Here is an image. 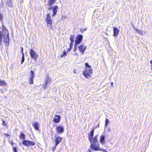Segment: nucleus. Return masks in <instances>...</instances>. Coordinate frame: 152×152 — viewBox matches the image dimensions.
Returning a JSON list of instances; mask_svg holds the SVG:
<instances>
[{
  "instance_id": "obj_1",
  "label": "nucleus",
  "mask_w": 152,
  "mask_h": 152,
  "mask_svg": "<svg viewBox=\"0 0 152 152\" xmlns=\"http://www.w3.org/2000/svg\"><path fill=\"white\" fill-rule=\"evenodd\" d=\"M98 135L95 136L92 140L91 143L90 147L91 149L95 151L101 150V148H100L99 146L97 140Z\"/></svg>"
},
{
  "instance_id": "obj_2",
  "label": "nucleus",
  "mask_w": 152,
  "mask_h": 152,
  "mask_svg": "<svg viewBox=\"0 0 152 152\" xmlns=\"http://www.w3.org/2000/svg\"><path fill=\"white\" fill-rule=\"evenodd\" d=\"M46 22L47 24V26L50 29H52L53 27L52 26V21L51 18V17L49 14H47L46 15V17L45 19Z\"/></svg>"
},
{
  "instance_id": "obj_3",
  "label": "nucleus",
  "mask_w": 152,
  "mask_h": 152,
  "mask_svg": "<svg viewBox=\"0 0 152 152\" xmlns=\"http://www.w3.org/2000/svg\"><path fill=\"white\" fill-rule=\"evenodd\" d=\"M92 73V69L91 68H86L83 72V74L86 77L88 78V76L91 77L90 74Z\"/></svg>"
},
{
  "instance_id": "obj_4",
  "label": "nucleus",
  "mask_w": 152,
  "mask_h": 152,
  "mask_svg": "<svg viewBox=\"0 0 152 152\" xmlns=\"http://www.w3.org/2000/svg\"><path fill=\"white\" fill-rule=\"evenodd\" d=\"M30 54L31 57L34 60L36 61L38 57V55L32 48L30 50Z\"/></svg>"
},
{
  "instance_id": "obj_5",
  "label": "nucleus",
  "mask_w": 152,
  "mask_h": 152,
  "mask_svg": "<svg viewBox=\"0 0 152 152\" xmlns=\"http://www.w3.org/2000/svg\"><path fill=\"white\" fill-rule=\"evenodd\" d=\"M22 143L24 145L27 147L32 146L35 144V143L34 142L26 140H23Z\"/></svg>"
},
{
  "instance_id": "obj_6",
  "label": "nucleus",
  "mask_w": 152,
  "mask_h": 152,
  "mask_svg": "<svg viewBox=\"0 0 152 152\" xmlns=\"http://www.w3.org/2000/svg\"><path fill=\"white\" fill-rule=\"evenodd\" d=\"M83 38V36L81 34L77 35L75 40V45H78L81 42Z\"/></svg>"
},
{
  "instance_id": "obj_7",
  "label": "nucleus",
  "mask_w": 152,
  "mask_h": 152,
  "mask_svg": "<svg viewBox=\"0 0 152 152\" xmlns=\"http://www.w3.org/2000/svg\"><path fill=\"white\" fill-rule=\"evenodd\" d=\"M56 130L58 134H61L64 132V127L61 126H58L56 127Z\"/></svg>"
},
{
  "instance_id": "obj_8",
  "label": "nucleus",
  "mask_w": 152,
  "mask_h": 152,
  "mask_svg": "<svg viewBox=\"0 0 152 152\" xmlns=\"http://www.w3.org/2000/svg\"><path fill=\"white\" fill-rule=\"evenodd\" d=\"M55 146L56 147L61 142L62 139L61 137L59 136H55Z\"/></svg>"
},
{
  "instance_id": "obj_9",
  "label": "nucleus",
  "mask_w": 152,
  "mask_h": 152,
  "mask_svg": "<svg viewBox=\"0 0 152 152\" xmlns=\"http://www.w3.org/2000/svg\"><path fill=\"white\" fill-rule=\"evenodd\" d=\"M86 48L87 47L83 44L81 45L78 47L79 50L81 53L82 55L83 54Z\"/></svg>"
},
{
  "instance_id": "obj_10",
  "label": "nucleus",
  "mask_w": 152,
  "mask_h": 152,
  "mask_svg": "<svg viewBox=\"0 0 152 152\" xmlns=\"http://www.w3.org/2000/svg\"><path fill=\"white\" fill-rule=\"evenodd\" d=\"M95 129L94 128L92 129L91 130L90 132V134H88V140H89L90 142H91L92 140H93V137L94 136V132Z\"/></svg>"
},
{
  "instance_id": "obj_11",
  "label": "nucleus",
  "mask_w": 152,
  "mask_h": 152,
  "mask_svg": "<svg viewBox=\"0 0 152 152\" xmlns=\"http://www.w3.org/2000/svg\"><path fill=\"white\" fill-rule=\"evenodd\" d=\"M58 7L57 6H55L52 7V9L53 12V13L52 15V17L56 16L58 11Z\"/></svg>"
},
{
  "instance_id": "obj_12",
  "label": "nucleus",
  "mask_w": 152,
  "mask_h": 152,
  "mask_svg": "<svg viewBox=\"0 0 152 152\" xmlns=\"http://www.w3.org/2000/svg\"><path fill=\"white\" fill-rule=\"evenodd\" d=\"M50 81V79L49 78V77L47 76L46 78L44 80L45 83L43 85V88L44 89H46L48 83Z\"/></svg>"
},
{
  "instance_id": "obj_13",
  "label": "nucleus",
  "mask_w": 152,
  "mask_h": 152,
  "mask_svg": "<svg viewBox=\"0 0 152 152\" xmlns=\"http://www.w3.org/2000/svg\"><path fill=\"white\" fill-rule=\"evenodd\" d=\"M113 36L116 37L118 35L119 33V30L116 27H114L113 28Z\"/></svg>"
},
{
  "instance_id": "obj_14",
  "label": "nucleus",
  "mask_w": 152,
  "mask_h": 152,
  "mask_svg": "<svg viewBox=\"0 0 152 152\" xmlns=\"http://www.w3.org/2000/svg\"><path fill=\"white\" fill-rule=\"evenodd\" d=\"M61 117L59 115H56L53 120V121L55 123H58L60 122Z\"/></svg>"
},
{
  "instance_id": "obj_15",
  "label": "nucleus",
  "mask_w": 152,
  "mask_h": 152,
  "mask_svg": "<svg viewBox=\"0 0 152 152\" xmlns=\"http://www.w3.org/2000/svg\"><path fill=\"white\" fill-rule=\"evenodd\" d=\"M105 136L104 135H103L100 137V141L102 145H103L105 142Z\"/></svg>"
},
{
  "instance_id": "obj_16",
  "label": "nucleus",
  "mask_w": 152,
  "mask_h": 152,
  "mask_svg": "<svg viewBox=\"0 0 152 152\" xmlns=\"http://www.w3.org/2000/svg\"><path fill=\"white\" fill-rule=\"evenodd\" d=\"M74 35H71L70 37V40H71V42L70 44V47H72L73 44V43L74 42Z\"/></svg>"
},
{
  "instance_id": "obj_17",
  "label": "nucleus",
  "mask_w": 152,
  "mask_h": 152,
  "mask_svg": "<svg viewBox=\"0 0 152 152\" xmlns=\"http://www.w3.org/2000/svg\"><path fill=\"white\" fill-rule=\"evenodd\" d=\"M33 125L35 129L37 130H39V124L38 122H36L33 124Z\"/></svg>"
},
{
  "instance_id": "obj_18",
  "label": "nucleus",
  "mask_w": 152,
  "mask_h": 152,
  "mask_svg": "<svg viewBox=\"0 0 152 152\" xmlns=\"http://www.w3.org/2000/svg\"><path fill=\"white\" fill-rule=\"evenodd\" d=\"M56 1V0H49L48 5H52Z\"/></svg>"
},
{
  "instance_id": "obj_19",
  "label": "nucleus",
  "mask_w": 152,
  "mask_h": 152,
  "mask_svg": "<svg viewBox=\"0 0 152 152\" xmlns=\"http://www.w3.org/2000/svg\"><path fill=\"white\" fill-rule=\"evenodd\" d=\"M135 31L138 34H140L141 35H143V31L141 30H139L137 29H136Z\"/></svg>"
},
{
  "instance_id": "obj_20",
  "label": "nucleus",
  "mask_w": 152,
  "mask_h": 152,
  "mask_svg": "<svg viewBox=\"0 0 152 152\" xmlns=\"http://www.w3.org/2000/svg\"><path fill=\"white\" fill-rule=\"evenodd\" d=\"M19 137L21 139H24L25 138V135L24 134V133H23L22 132H21L20 133V135Z\"/></svg>"
},
{
  "instance_id": "obj_21",
  "label": "nucleus",
  "mask_w": 152,
  "mask_h": 152,
  "mask_svg": "<svg viewBox=\"0 0 152 152\" xmlns=\"http://www.w3.org/2000/svg\"><path fill=\"white\" fill-rule=\"evenodd\" d=\"M31 75L30 78L33 79L34 77V73L33 71L31 70L30 72Z\"/></svg>"
},
{
  "instance_id": "obj_22",
  "label": "nucleus",
  "mask_w": 152,
  "mask_h": 152,
  "mask_svg": "<svg viewBox=\"0 0 152 152\" xmlns=\"http://www.w3.org/2000/svg\"><path fill=\"white\" fill-rule=\"evenodd\" d=\"M6 83L4 81L0 80V86H4L6 85Z\"/></svg>"
},
{
  "instance_id": "obj_23",
  "label": "nucleus",
  "mask_w": 152,
  "mask_h": 152,
  "mask_svg": "<svg viewBox=\"0 0 152 152\" xmlns=\"http://www.w3.org/2000/svg\"><path fill=\"white\" fill-rule=\"evenodd\" d=\"M109 122V119L106 118L105 121V127H107L108 125Z\"/></svg>"
},
{
  "instance_id": "obj_24",
  "label": "nucleus",
  "mask_w": 152,
  "mask_h": 152,
  "mask_svg": "<svg viewBox=\"0 0 152 152\" xmlns=\"http://www.w3.org/2000/svg\"><path fill=\"white\" fill-rule=\"evenodd\" d=\"M25 60V58H24V53L22 55V60H21V64H23V63Z\"/></svg>"
},
{
  "instance_id": "obj_25",
  "label": "nucleus",
  "mask_w": 152,
  "mask_h": 152,
  "mask_svg": "<svg viewBox=\"0 0 152 152\" xmlns=\"http://www.w3.org/2000/svg\"><path fill=\"white\" fill-rule=\"evenodd\" d=\"M12 152H18L17 148L16 147H12Z\"/></svg>"
},
{
  "instance_id": "obj_26",
  "label": "nucleus",
  "mask_w": 152,
  "mask_h": 152,
  "mask_svg": "<svg viewBox=\"0 0 152 152\" xmlns=\"http://www.w3.org/2000/svg\"><path fill=\"white\" fill-rule=\"evenodd\" d=\"M85 65L86 66V67L85 69L86 68H91V66L88 64V63H86L85 64Z\"/></svg>"
},
{
  "instance_id": "obj_27",
  "label": "nucleus",
  "mask_w": 152,
  "mask_h": 152,
  "mask_svg": "<svg viewBox=\"0 0 152 152\" xmlns=\"http://www.w3.org/2000/svg\"><path fill=\"white\" fill-rule=\"evenodd\" d=\"M66 51H64L63 52V54L61 56V58H63L64 56L66 55Z\"/></svg>"
},
{
  "instance_id": "obj_28",
  "label": "nucleus",
  "mask_w": 152,
  "mask_h": 152,
  "mask_svg": "<svg viewBox=\"0 0 152 152\" xmlns=\"http://www.w3.org/2000/svg\"><path fill=\"white\" fill-rule=\"evenodd\" d=\"M33 79L30 78V80H29V82L30 84H32L33 83Z\"/></svg>"
},
{
  "instance_id": "obj_29",
  "label": "nucleus",
  "mask_w": 152,
  "mask_h": 152,
  "mask_svg": "<svg viewBox=\"0 0 152 152\" xmlns=\"http://www.w3.org/2000/svg\"><path fill=\"white\" fill-rule=\"evenodd\" d=\"M87 28H83V29H80V31L82 32V33H83V32H84V31H86V30H87Z\"/></svg>"
},
{
  "instance_id": "obj_30",
  "label": "nucleus",
  "mask_w": 152,
  "mask_h": 152,
  "mask_svg": "<svg viewBox=\"0 0 152 152\" xmlns=\"http://www.w3.org/2000/svg\"><path fill=\"white\" fill-rule=\"evenodd\" d=\"M78 45H75V47H74V51L75 52L77 50V46Z\"/></svg>"
},
{
  "instance_id": "obj_31",
  "label": "nucleus",
  "mask_w": 152,
  "mask_h": 152,
  "mask_svg": "<svg viewBox=\"0 0 152 152\" xmlns=\"http://www.w3.org/2000/svg\"><path fill=\"white\" fill-rule=\"evenodd\" d=\"M23 48L22 47H21L20 49V52L22 53V55L24 53L23 52Z\"/></svg>"
},
{
  "instance_id": "obj_32",
  "label": "nucleus",
  "mask_w": 152,
  "mask_h": 152,
  "mask_svg": "<svg viewBox=\"0 0 152 152\" xmlns=\"http://www.w3.org/2000/svg\"><path fill=\"white\" fill-rule=\"evenodd\" d=\"M72 47H70V46L69 45V48L67 50V52L70 51L71 50Z\"/></svg>"
},
{
  "instance_id": "obj_33",
  "label": "nucleus",
  "mask_w": 152,
  "mask_h": 152,
  "mask_svg": "<svg viewBox=\"0 0 152 152\" xmlns=\"http://www.w3.org/2000/svg\"><path fill=\"white\" fill-rule=\"evenodd\" d=\"M3 17V15H2L0 13V19L1 20H2V19Z\"/></svg>"
},
{
  "instance_id": "obj_34",
  "label": "nucleus",
  "mask_w": 152,
  "mask_h": 152,
  "mask_svg": "<svg viewBox=\"0 0 152 152\" xmlns=\"http://www.w3.org/2000/svg\"><path fill=\"white\" fill-rule=\"evenodd\" d=\"M2 124L4 126H6V124L5 121H4V120L2 121Z\"/></svg>"
},
{
  "instance_id": "obj_35",
  "label": "nucleus",
  "mask_w": 152,
  "mask_h": 152,
  "mask_svg": "<svg viewBox=\"0 0 152 152\" xmlns=\"http://www.w3.org/2000/svg\"><path fill=\"white\" fill-rule=\"evenodd\" d=\"M50 6V7H48V9L49 10H51V9H52V7L51 6L52 5H49Z\"/></svg>"
},
{
  "instance_id": "obj_36",
  "label": "nucleus",
  "mask_w": 152,
  "mask_h": 152,
  "mask_svg": "<svg viewBox=\"0 0 152 152\" xmlns=\"http://www.w3.org/2000/svg\"><path fill=\"white\" fill-rule=\"evenodd\" d=\"M10 143L11 144V145H12V147H14L13 146V143L12 141L11 142H10Z\"/></svg>"
},
{
  "instance_id": "obj_37",
  "label": "nucleus",
  "mask_w": 152,
  "mask_h": 152,
  "mask_svg": "<svg viewBox=\"0 0 152 152\" xmlns=\"http://www.w3.org/2000/svg\"><path fill=\"white\" fill-rule=\"evenodd\" d=\"M102 150L104 152H107V151L104 149H101V151H102Z\"/></svg>"
},
{
  "instance_id": "obj_38",
  "label": "nucleus",
  "mask_w": 152,
  "mask_h": 152,
  "mask_svg": "<svg viewBox=\"0 0 152 152\" xmlns=\"http://www.w3.org/2000/svg\"><path fill=\"white\" fill-rule=\"evenodd\" d=\"M6 52L7 53V55H8L9 54V51L6 50Z\"/></svg>"
},
{
  "instance_id": "obj_39",
  "label": "nucleus",
  "mask_w": 152,
  "mask_h": 152,
  "mask_svg": "<svg viewBox=\"0 0 152 152\" xmlns=\"http://www.w3.org/2000/svg\"><path fill=\"white\" fill-rule=\"evenodd\" d=\"M150 62L151 63V67H152V60H151L150 61Z\"/></svg>"
},
{
  "instance_id": "obj_40",
  "label": "nucleus",
  "mask_w": 152,
  "mask_h": 152,
  "mask_svg": "<svg viewBox=\"0 0 152 152\" xmlns=\"http://www.w3.org/2000/svg\"><path fill=\"white\" fill-rule=\"evenodd\" d=\"M75 55V56H78V54L77 53H75V54H74Z\"/></svg>"
},
{
  "instance_id": "obj_41",
  "label": "nucleus",
  "mask_w": 152,
  "mask_h": 152,
  "mask_svg": "<svg viewBox=\"0 0 152 152\" xmlns=\"http://www.w3.org/2000/svg\"><path fill=\"white\" fill-rule=\"evenodd\" d=\"M56 147L55 146V147L54 148H52V150L53 151H54V150H55V149Z\"/></svg>"
},
{
  "instance_id": "obj_42",
  "label": "nucleus",
  "mask_w": 152,
  "mask_h": 152,
  "mask_svg": "<svg viewBox=\"0 0 152 152\" xmlns=\"http://www.w3.org/2000/svg\"><path fill=\"white\" fill-rule=\"evenodd\" d=\"M111 86H113V82H111Z\"/></svg>"
},
{
  "instance_id": "obj_43",
  "label": "nucleus",
  "mask_w": 152,
  "mask_h": 152,
  "mask_svg": "<svg viewBox=\"0 0 152 152\" xmlns=\"http://www.w3.org/2000/svg\"><path fill=\"white\" fill-rule=\"evenodd\" d=\"M88 151L89 152H92L89 149H88Z\"/></svg>"
},
{
  "instance_id": "obj_44",
  "label": "nucleus",
  "mask_w": 152,
  "mask_h": 152,
  "mask_svg": "<svg viewBox=\"0 0 152 152\" xmlns=\"http://www.w3.org/2000/svg\"><path fill=\"white\" fill-rule=\"evenodd\" d=\"M11 34H12V37H13V33H12V32L11 33Z\"/></svg>"
},
{
  "instance_id": "obj_45",
  "label": "nucleus",
  "mask_w": 152,
  "mask_h": 152,
  "mask_svg": "<svg viewBox=\"0 0 152 152\" xmlns=\"http://www.w3.org/2000/svg\"><path fill=\"white\" fill-rule=\"evenodd\" d=\"M8 47H7V48H6V49H7V50H8Z\"/></svg>"
},
{
  "instance_id": "obj_46",
  "label": "nucleus",
  "mask_w": 152,
  "mask_h": 152,
  "mask_svg": "<svg viewBox=\"0 0 152 152\" xmlns=\"http://www.w3.org/2000/svg\"><path fill=\"white\" fill-rule=\"evenodd\" d=\"M5 134L7 136H9V135H8L7 134Z\"/></svg>"
},
{
  "instance_id": "obj_47",
  "label": "nucleus",
  "mask_w": 152,
  "mask_h": 152,
  "mask_svg": "<svg viewBox=\"0 0 152 152\" xmlns=\"http://www.w3.org/2000/svg\"><path fill=\"white\" fill-rule=\"evenodd\" d=\"M0 45H1V43H0Z\"/></svg>"
}]
</instances>
